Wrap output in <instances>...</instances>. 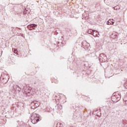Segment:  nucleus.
<instances>
[{
    "mask_svg": "<svg viewBox=\"0 0 127 127\" xmlns=\"http://www.w3.org/2000/svg\"><path fill=\"white\" fill-rule=\"evenodd\" d=\"M31 121L32 124L36 125L39 122V115L37 114H33L31 116Z\"/></svg>",
    "mask_w": 127,
    "mask_h": 127,
    "instance_id": "nucleus-1",
    "label": "nucleus"
},
{
    "mask_svg": "<svg viewBox=\"0 0 127 127\" xmlns=\"http://www.w3.org/2000/svg\"><path fill=\"white\" fill-rule=\"evenodd\" d=\"M23 93H25L27 96H30L29 94H32V90H31V88L29 86H27L26 85L24 86L23 90Z\"/></svg>",
    "mask_w": 127,
    "mask_h": 127,
    "instance_id": "nucleus-2",
    "label": "nucleus"
},
{
    "mask_svg": "<svg viewBox=\"0 0 127 127\" xmlns=\"http://www.w3.org/2000/svg\"><path fill=\"white\" fill-rule=\"evenodd\" d=\"M112 99L113 102H114L115 103L119 102V101L121 100V96L119 94V92H115L113 93V95L112 96Z\"/></svg>",
    "mask_w": 127,
    "mask_h": 127,
    "instance_id": "nucleus-3",
    "label": "nucleus"
},
{
    "mask_svg": "<svg viewBox=\"0 0 127 127\" xmlns=\"http://www.w3.org/2000/svg\"><path fill=\"white\" fill-rule=\"evenodd\" d=\"M99 61L100 62H107L108 61V58H107V56L105 55V54H101L100 56L99 57Z\"/></svg>",
    "mask_w": 127,
    "mask_h": 127,
    "instance_id": "nucleus-4",
    "label": "nucleus"
},
{
    "mask_svg": "<svg viewBox=\"0 0 127 127\" xmlns=\"http://www.w3.org/2000/svg\"><path fill=\"white\" fill-rule=\"evenodd\" d=\"M31 109H32L33 110H34L35 109H37V108H38V107H39V103H38V102L37 101H33L31 104Z\"/></svg>",
    "mask_w": 127,
    "mask_h": 127,
    "instance_id": "nucleus-5",
    "label": "nucleus"
},
{
    "mask_svg": "<svg viewBox=\"0 0 127 127\" xmlns=\"http://www.w3.org/2000/svg\"><path fill=\"white\" fill-rule=\"evenodd\" d=\"M81 47L84 49H88L90 47V44H88L86 41H83L81 43Z\"/></svg>",
    "mask_w": 127,
    "mask_h": 127,
    "instance_id": "nucleus-6",
    "label": "nucleus"
},
{
    "mask_svg": "<svg viewBox=\"0 0 127 127\" xmlns=\"http://www.w3.org/2000/svg\"><path fill=\"white\" fill-rule=\"evenodd\" d=\"M27 27L29 30H34V29H35V28H34L37 27V25L35 24H32L30 25H28Z\"/></svg>",
    "mask_w": 127,
    "mask_h": 127,
    "instance_id": "nucleus-7",
    "label": "nucleus"
},
{
    "mask_svg": "<svg viewBox=\"0 0 127 127\" xmlns=\"http://www.w3.org/2000/svg\"><path fill=\"white\" fill-rule=\"evenodd\" d=\"M92 35H93L94 37H99L100 36V33H99V32H98L97 31L94 30Z\"/></svg>",
    "mask_w": 127,
    "mask_h": 127,
    "instance_id": "nucleus-8",
    "label": "nucleus"
},
{
    "mask_svg": "<svg viewBox=\"0 0 127 127\" xmlns=\"http://www.w3.org/2000/svg\"><path fill=\"white\" fill-rule=\"evenodd\" d=\"M32 92H33V94L34 95V94H36V95H40V90H37V91H35V89H32Z\"/></svg>",
    "mask_w": 127,
    "mask_h": 127,
    "instance_id": "nucleus-9",
    "label": "nucleus"
},
{
    "mask_svg": "<svg viewBox=\"0 0 127 127\" xmlns=\"http://www.w3.org/2000/svg\"><path fill=\"white\" fill-rule=\"evenodd\" d=\"M107 24L108 25H113L114 24V22L112 21V20H109L107 22Z\"/></svg>",
    "mask_w": 127,
    "mask_h": 127,
    "instance_id": "nucleus-10",
    "label": "nucleus"
},
{
    "mask_svg": "<svg viewBox=\"0 0 127 127\" xmlns=\"http://www.w3.org/2000/svg\"><path fill=\"white\" fill-rule=\"evenodd\" d=\"M95 30H92V29H90L88 31V33L89 34H91V35H93V33H94L93 32Z\"/></svg>",
    "mask_w": 127,
    "mask_h": 127,
    "instance_id": "nucleus-11",
    "label": "nucleus"
},
{
    "mask_svg": "<svg viewBox=\"0 0 127 127\" xmlns=\"http://www.w3.org/2000/svg\"><path fill=\"white\" fill-rule=\"evenodd\" d=\"M111 37L112 38H113V39H115L116 38H118V35L115 34H113L112 35H111Z\"/></svg>",
    "mask_w": 127,
    "mask_h": 127,
    "instance_id": "nucleus-12",
    "label": "nucleus"
},
{
    "mask_svg": "<svg viewBox=\"0 0 127 127\" xmlns=\"http://www.w3.org/2000/svg\"><path fill=\"white\" fill-rule=\"evenodd\" d=\"M112 0H104V2H106L107 4H111V1Z\"/></svg>",
    "mask_w": 127,
    "mask_h": 127,
    "instance_id": "nucleus-13",
    "label": "nucleus"
},
{
    "mask_svg": "<svg viewBox=\"0 0 127 127\" xmlns=\"http://www.w3.org/2000/svg\"><path fill=\"white\" fill-rule=\"evenodd\" d=\"M63 127V125L62 124V123H58L57 124V127Z\"/></svg>",
    "mask_w": 127,
    "mask_h": 127,
    "instance_id": "nucleus-14",
    "label": "nucleus"
},
{
    "mask_svg": "<svg viewBox=\"0 0 127 127\" xmlns=\"http://www.w3.org/2000/svg\"><path fill=\"white\" fill-rule=\"evenodd\" d=\"M114 9H115V10H119L120 9V6H116L115 7H113Z\"/></svg>",
    "mask_w": 127,
    "mask_h": 127,
    "instance_id": "nucleus-15",
    "label": "nucleus"
},
{
    "mask_svg": "<svg viewBox=\"0 0 127 127\" xmlns=\"http://www.w3.org/2000/svg\"><path fill=\"white\" fill-rule=\"evenodd\" d=\"M14 53L15 54H16V55H18V51H17V50H14Z\"/></svg>",
    "mask_w": 127,
    "mask_h": 127,
    "instance_id": "nucleus-16",
    "label": "nucleus"
},
{
    "mask_svg": "<svg viewBox=\"0 0 127 127\" xmlns=\"http://www.w3.org/2000/svg\"><path fill=\"white\" fill-rule=\"evenodd\" d=\"M19 92L21 91V88L19 87L17 89Z\"/></svg>",
    "mask_w": 127,
    "mask_h": 127,
    "instance_id": "nucleus-17",
    "label": "nucleus"
},
{
    "mask_svg": "<svg viewBox=\"0 0 127 127\" xmlns=\"http://www.w3.org/2000/svg\"><path fill=\"white\" fill-rule=\"evenodd\" d=\"M125 88L127 89V81L125 83Z\"/></svg>",
    "mask_w": 127,
    "mask_h": 127,
    "instance_id": "nucleus-18",
    "label": "nucleus"
},
{
    "mask_svg": "<svg viewBox=\"0 0 127 127\" xmlns=\"http://www.w3.org/2000/svg\"><path fill=\"white\" fill-rule=\"evenodd\" d=\"M19 87V86L18 85H16L15 86V89H18Z\"/></svg>",
    "mask_w": 127,
    "mask_h": 127,
    "instance_id": "nucleus-19",
    "label": "nucleus"
},
{
    "mask_svg": "<svg viewBox=\"0 0 127 127\" xmlns=\"http://www.w3.org/2000/svg\"><path fill=\"white\" fill-rule=\"evenodd\" d=\"M25 11H27V10L26 9V8H25L24 11V13H26V12H25Z\"/></svg>",
    "mask_w": 127,
    "mask_h": 127,
    "instance_id": "nucleus-20",
    "label": "nucleus"
},
{
    "mask_svg": "<svg viewBox=\"0 0 127 127\" xmlns=\"http://www.w3.org/2000/svg\"><path fill=\"white\" fill-rule=\"evenodd\" d=\"M59 106H60V105H57V106H56V108H57V107L58 108V107H59Z\"/></svg>",
    "mask_w": 127,
    "mask_h": 127,
    "instance_id": "nucleus-21",
    "label": "nucleus"
},
{
    "mask_svg": "<svg viewBox=\"0 0 127 127\" xmlns=\"http://www.w3.org/2000/svg\"><path fill=\"white\" fill-rule=\"evenodd\" d=\"M58 110H59V111H60V110H61V108L60 109L58 108Z\"/></svg>",
    "mask_w": 127,
    "mask_h": 127,
    "instance_id": "nucleus-22",
    "label": "nucleus"
},
{
    "mask_svg": "<svg viewBox=\"0 0 127 127\" xmlns=\"http://www.w3.org/2000/svg\"><path fill=\"white\" fill-rule=\"evenodd\" d=\"M6 77H8V76H7V75H6Z\"/></svg>",
    "mask_w": 127,
    "mask_h": 127,
    "instance_id": "nucleus-23",
    "label": "nucleus"
}]
</instances>
